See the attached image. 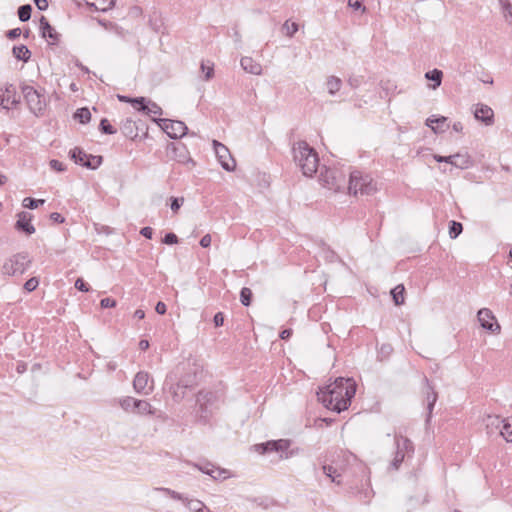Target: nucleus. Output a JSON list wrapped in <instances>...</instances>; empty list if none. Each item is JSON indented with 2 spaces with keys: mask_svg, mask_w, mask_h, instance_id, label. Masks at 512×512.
I'll return each mask as SVG.
<instances>
[{
  "mask_svg": "<svg viewBox=\"0 0 512 512\" xmlns=\"http://www.w3.org/2000/svg\"><path fill=\"white\" fill-rule=\"evenodd\" d=\"M356 393V382L352 378L339 377L317 393L319 401L332 411L346 410Z\"/></svg>",
  "mask_w": 512,
  "mask_h": 512,
  "instance_id": "1",
  "label": "nucleus"
},
{
  "mask_svg": "<svg viewBox=\"0 0 512 512\" xmlns=\"http://www.w3.org/2000/svg\"><path fill=\"white\" fill-rule=\"evenodd\" d=\"M319 180L324 187L334 192L341 191L345 187L346 182L344 172L338 169L334 162H331L329 166L322 164Z\"/></svg>",
  "mask_w": 512,
  "mask_h": 512,
  "instance_id": "2",
  "label": "nucleus"
},
{
  "mask_svg": "<svg viewBox=\"0 0 512 512\" xmlns=\"http://www.w3.org/2000/svg\"><path fill=\"white\" fill-rule=\"evenodd\" d=\"M377 190L376 184L368 174L352 171L349 177L348 191L352 195H371Z\"/></svg>",
  "mask_w": 512,
  "mask_h": 512,
  "instance_id": "3",
  "label": "nucleus"
},
{
  "mask_svg": "<svg viewBox=\"0 0 512 512\" xmlns=\"http://www.w3.org/2000/svg\"><path fill=\"white\" fill-rule=\"evenodd\" d=\"M21 91L30 112L37 117L43 115L46 108L44 95L30 85H23Z\"/></svg>",
  "mask_w": 512,
  "mask_h": 512,
  "instance_id": "4",
  "label": "nucleus"
},
{
  "mask_svg": "<svg viewBox=\"0 0 512 512\" xmlns=\"http://www.w3.org/2000/svg\"><path fill=\"white\" fill-rule=\"evenodd\" d=\"M31 264V259L27 253H17L9 257L2 266L5 275H22L27 271Z\"/></svg>",
  "mask_w": 512,
  "mask_h": 512,
  "instance_id": "5",
  "label": "nucleus"
},
{
  "mask_svg": "<svg viewBox=\"0 0 512 512\" xmlns=\"http://www.w3.org/2000/svg\"><path fill=\"white\" fill-rule=\"evenodd\" d=\"M395 445L396 451L390 463V468L398 470L405 457L414 453V446L408 438L402 435H395Z\"/></svg>",
  "mask_w": 512,
  "mask_h": 512,
  "instance_id": "6",
  "label": "nucleus"
},
{
  "mask_svg": "<svg viewBox=\"0 0 512 512\" xmlns=\"http://www.w3.org/2000/svg\"><path fill=\"white\" fill-rule=\"evenodd\" d=\"M119 405L124 411L129 413L139 415H153L155 413V410L148 401L136 399L131 396H125L119 399Z\"/></svg>",
  "mask_w": 512,
  "mask_h": 512,
  "instance_id": "7",
  "label": "nucleus"
},
{
  "mask_svg": "<svg viewBox=\"0 0 512 512\" xmlns=\"http://www.w3.org/2000/svg\"><path fill=\"white\" fill-rule=\"evenodd\" d=\"M161 129L172 139L183 137L187 132L184 122L170 119L156 120Z\"/></svg>",
  "mask_w": 512,
  "mask_h": 512,
  "instance_id": "8",
  "label": "nucleus"
},
{
  "mask_svg": "<svg viewBox=\"0 0 512 512\" xmlns=\"http://www.w3.org/2000/svg\"><path fill=\"white\" fill-rule=\"evenodd\" d=\"M20 103V96L17 94L16 87L13 84L6 83L0 87V107L10 109Z\"/></svg>",
  "mask_w": 512,
  "mask_h": 512,
  "instance_id": "9",
  "label": "nucleus"
},
{
  "mask_svg": "<svg viewBox=\"0 0 512 512\" xmlns=\"http://www.w3.org/2000/svg\"><path fill=\"white\" fill-rule=\"evenodd\" d=\"M293 160H319L317 152L306 141H298L292 146Z\"/></svg>",
  "mask_w": 512,
  "mask_h": 512,
  "instance_id": "10",
  "label": "nucleus"
},
{
  "mask_svg": "<svg viewBox=\"0 0 512 512\" xmlns=\"http://www.w3.org/2000/svg\"><path fill=\"white\" fill-rule=\"evenodd\" d=\"M133 388L140 395H149L153 390V380L147 372H138L133 380Z\"/></svg>",
  "mask_w": 512,
  "mask_h": 512,
  "instance_id": "11",
  "label": "nucleus"
},
{
  "mask_svg": "<svg viewBox=\"0 0 512 512\" xmlns=\"http://www.w3.org/2000/svg\"><path fill=\"white\" fill-rule=\"evenodd\" d=\"M478 321L482 328L492 332V333H499L500 332V325L497 323L495 316L493 315L492 311L488 308H482L477 313Z\"/></svg>",
  "mask_w": 512,
  "mask_h": 512,
  "instance_id": "12",
  "label": "nucleus"
},
{
  "mask_svg": "<svg viewBox=\"0 0 512 512\" xmlns=\"http://www.w3.org/2000/svg\"><path fill=\"white\" fill-rule=\"evenodd\" d=\"M39 24L42 37L48 39L50 45H56L60 40V34L44 16H41Z\"/></svg>",
  "mask_w": 512,
  "mask_h": 512,
  "instance_id": "13",
  "label": "nucleus"
},
{
  "mask_svg": "<svg viewBox=\"0 0 512 512\" xmlns=\"http://www.w3.org/2000/svg\"><path fill=\"white\" fill-rule=\"evenodd\" d=\"M130 101L134 105V107H136V105H139L138 109L145 112L148 115H162V108L152 101H148L146 103V99L144 97L134 98Z\"/></svg>",
  "mask_w": 512,
  "mask_h": 512,
  "instance_id": "14",
  "label": "nucleus"
},
{
  "mask_svg": "<svg viewBox=\"0 0 512 512\" xmlns=\"http://www.w3.org/2000/svg\"><path fill=\"white\" fill-rule=\"evenodd\" d=\"M196 467L203 473L211 476L214 480H225L230 477V473L226 469L215 467L211 463L204 465H196Z\"/></svg>",
  "mask_w": 512,
  "mask_h": 512,
  "instance_id": "15",
  "label": "nucleus"
},
{
  "mask_svg": "<svg viewBox=\"0 0 512 512\" xmlns=\"http://www.w3.org/2000/svg\"><path fill=\"white\" fill-rule=\"evenodd\" d=\"M447 120L445 116L432 115L426 119L425 124L430 127L435 134H441L449 128Z\"/></svg>",
  "mask_w": 512,
  "mask_h": 512,
  "instance_id": "16",
  "label": "nucleus"
},
{
  "mask_svg": "<svg viewBox=\"0 0 512 512\" xmlns=\"http://www.w3.org/2000/svg\"><path fill=\"white\" fill-rule=\"evenodd\" d=\"M474 116L477 120L483 122L485 125H492L494 122L493 110L484 104H477L474 110Z\"/></svg>",
  "mask_w": 512,
  "mask_h": 512,
  "instance_id": "17",
  "label": "nucleus"
},
{
  "mask_svg": "<svg viewBox=\"0 0 512 512\" xmlns=\"http://www.w3.org/2000/svg\"><path fill=\"white\" fill-rule=\"evenodd\" d=\"M240 65L243 70L247 73L253 75H261L262 74V66L259 62L255 61L252 57H242L240 60Z\"/></svg>",
  "mask_w": 512,
  "mask_h": 512,
  "instance_id": "18",
  "label": "nucleus"
},
{
  "mask_svg": "<svg viewBox=\"0 0 512 512\" xmlns=\"http://www.w3.org/2000/svg\"><path fill=\"white\" fill-rule=\"evenodd\" d=\"M192 387V381L180 380L175 386L171 388L173 399L180 402L185 398L186 392Z\"/></svg>",
  "mask_w": 512,
  "mask_h": 512,
  "instance_id": "19",
  "label": "nucleus"
},
{
  "mask_svg": "<svg viewBox=\"0 0 512 512\" xmlns=\"http://www.w3.org/2000/svg\"><path fill=\"white\" fill-rule=\"evenodd\" d=\"M31 215L26 212H20L18 214V220L16 222V228L18 230H23L27 234H33L35 232L34 226L31 222Z\"/></svg>",
  "mask_w": 512,
  "mask_h": 512,
  "instance_id": "20",
  "label": "nucleus"
},
{
  "mask_svg": "<svg viewBox=\"0 0 512 512\" xmlns=\"http://www.w3.org/2000/svg\"><path fill=\"white\" fill-rule=\"evenodd\" d=\"M503 419L497 415H487L484 419V424L488 434H494L500 432Z\"/></svg>",
  "mask_w": 512,
  "mask_h": 512,
  "instance_id": "21",
  "label": "nucleus"
},
{
  "mask_svg": "<svg viewBox=\"0 0 512 512\" xmlns=\"http://www.w3.org/2000/svg\"><path fill=\"white\" fill-rule=\"evenodd\" d=\"M423 380L427 386L426 401H427V409H428V418H430L432 410L434 408V405L437 401L438 395H437V392L434 390V388L430 385L427 377H424Z\"/></svg>",
  "mask_w": 512,
  "mask_h": 512,
  "instance_id": "22",
  "label": "nucleus"
},
{
  "mask_svg": "<svg viewBox=\"0 0 512 512\" xmlns=\"http://www.w3.org/2000/svg\"><path fill=\"white\" fill-rule=\"evenodd\" d=\"M213 149L218 160H234L229 149L217 140H213Z\"/></svg>",
  "mask_w": 512,
  "mask_h": 512,
  "instance_id": "23",
  "label": "nucleus"
},
{
  "mask_svg": "<svg viewBox=\"0 0 512 512\" xmlns=\"http://www.w3.org/2000/svg\"><path fill=\"white\" fill-rule=\"evenodd\" d=\"M320 162H299V167L303 174L307 177H312L315 173L320 174Z\"/></svg>",
  "mask_w": 512,
  "mask_h": 512,
  "instance_id": "24",
  "label": "nucleus"
},
{
  "mask_svg": "<svg viewBox=\"0 0 512 512\" xmlns=\"http://www.w3.org/2000/svg\"><path fill=\"white\" fill-rule=\"evenodd\" d=\"M71 160H103L102 156L87 155L82 149L75 147L69 151Z\"/></svg>",
  "mask_w": 512,
  "mask_h": 512,
  "instance_id": "25",
  "label": "nucleus"
},
{
  "mask_svg": "<svg viewBox=\"0 0 512 512\" xmlns=\"http://www.w3.org/2000/svg\"><path fill=\"white\" fill-rule=\"evenodd\" d=\"M116 0H89L88 6L96 11L106 12L114 7Z\"/></svg>",
  "mask_w": 512,
  "mask_h": 512,
  "instance_id": "26",
  "label": "nucleus"
},
{
  "mask_svg": "<svg viewBox=\"0 0 512 512\" xmlns=\"http://www.w3.org/2000/svg\"><path fill=\"white\" fill-rule=\"evenodd\" d=\"M499 434L507 441L512 443V418H504Z\"/></svg>",
  "mask_w": 512,
  "mask_h": 512,
  "instance_id": "27",
  "label": "nucleus"
},
{
  "mask_svg": "<svg viewBox=\"0 0 512 512\" xmlns=\"http://www.w3.org/2000/svg\"><path fill=\"white\" fill-rule=\"evenodd\" d=\"M12 53L16 59L22 60L23 62H28L31 57V52L25 45L14 46Z\"/></svg>",
  "mask_w": 512,
  "mask_h": 512,
  "instance_id": "28",
  "label": "nucleus"
},
{
  "mask_svg": "<svg viewBox=\"0 0 512 512\" xmlns=\"http://www.w3.org/2000/svg\"><path fill=\"white\" fill-rule=\"evenodd\" d=\"M341 86H342V81L340 78H338L336 76L328 77V79L326 81V87H327L328 93L330 95H335L340 90Z\"/></svg>",
  "mask_w": 512,
  "mask_h": 512,
  "instance_id": "29",
  "label": "nucleus"
},
{
  "mask_svg": "<svg viewBox=\"0 0 512 512\" xmlns=\"http://www.w3.org/2000/svg\"><path fill=\"white\" fill-rule=\"evenodd\" d=\"M500 5L505 21L512 26V0H500Z\"/></svg>",
  "mask_w": 512,
  "mask_h": 512,
  "instance_id": "30",
  "label": "nucleus"
},
{
  "mask_svg": "<svg viewBox=\"0 0 512 512\" xmlns=\"http://www.w3.org/2000/svg\"><path fill=\"white\" fill-rule=\"evenodd\" d=\"M322 470H323V473L328 478H330L332 482H334L338 485L341 484V480H340L341 474L338 472V470L336 468H334L331 465H323Z\"/></svg>",
  "mask_w": 512,
  "mask_h": 512,
  "instance_id": "31",
  "label": "nucleus"
},
{
  "mask_svg": "<svg viewBox=\"0 0 512 512\" xmlns=\"http://www.w3.org/2000/svg\"><path fill=\"white\" fill-rule=\"evenodd\" d=\"M73 118L81 124H87L91 120V112L88 108L82 107L75 111Z\"/></svg>",
  "mask_w": 512,
  "mask_h": 512,
  "instance_id": "32",
  "label": "nucleus"
},
{
  "mask_svg": "<svg viewBox=\"0 0 512 512\" xmlns=\"http://www.w3.org/2000/svg\"><path fill=\"white\" fill-rule=\"evenodd\" d=\"M183 503L192 512H204L206 508L204 503L198 499H188L185 497Z\"/></svg>",
  "mask_w": 512,
  "mask_h": 512,
  "instance_id": "33",
  "label": "nucleus"
},
{
  "mask_svg": "<svg viewBox=\"0 0 512 512\" xmlns=\"http://www.w3.org/2000/svg\"><path fill=\"white\" fill-rule=\"evenodd\" d=\"M404 291H405V288L403 285H397L391 291V295H392L395 305L399 306L404 303Z\"/></svg>",
  "mask_w": 512,
  "mask_h": 512,
  "instance_id": "34",
  "label": "nucleus"
},
{
  "mask_svg": "<svg viewBox=\"0 0 512 512\" xmlns=\"http://www.w3.org/2000/svg\"><path fill=\"white\" fill-rule=\"evenodd\" d=\"M201 71L205 74L204 79L209 81L214 76V65L210 61H202L201 63Z\"/></svg>",
  "mask_w": 512,
  "mask_h": 512,
  "instance_id": "35",
  "label": "nucleus"
},
{
  "mask_svg": "<svg viewBox=\"0 0 512 512\" xmlns=\"http://www.w3.org/2000/svg\"><path fill=\"white\" fill-rule=\"evenodd\" d=\"M425 77L428 80L433 81L435 83L434 87H437V86H440V84H441L443 73L441 70L434 69L432 71L427 72L425 74Z\"/></svg>",
  "mask_w": 512,
  "mask_h": 512,
  "instance_id": "36",
  "label": "nucleus"
},
{
  "mask_svg": "<svg viewBox=\"0 0 512 512\" xmlns=\"http://www.w3.org/2000/svg\"><path fill=\"white\" fill-rule=\"evenodd\" d=\"M32 7L30 4L22 5L18 9V17L22 22H26L30 19Z\"/></svg>",
  "mask_w": 512,
  "mask_h": 512,
  "instance_id": "37",
  "label": "nucleus"
},
{
  "mask_svg": "<svg viewBox=\"0 0 512 512\" xmlns=\"http://www.w3.org/2000/svg\"><path fill=\"white\" fill-rule=\"evenodd\" d=\"M274 445L277 446V452L284 453L289 448L290 441L285 440V439H280V440L275 441ZM280 457L287 459L290 457V455L288 453H285V454H281Z\"/></svg>",
  "mask_w": 512,
  "mask_h": 512,
  "instance_id": "38",
  "label": "nucleus"
},
{
  "mask_svg": "<svg viewBox=\"0 0 512 512\" xmlns=\"http://www.w3.org/2000/svg\"><path fill=\"white\" fill-rule=\"evenodd\" d=\"M463 230L462 224L456 221H451L449 225V236L452 239L457 238Z\"/></svg>",
  "mask_w": 512,
  "mask_h": 512,
  "instance_id": "39",
  "label": "nucleus"
},
{
  "mask_svg": "<svg viewBox=\"0 0 512 512\" xmlns=\"http://www.w3.org/2000/svg\"><path fill=\"white\" fill-rule=\"evenodd\" d=\"M282 31L287 36L292 37L298 31V24L294 23V22L290 23L289 21H286L282 25Z\"/></svg>",
  "mask_w": 512,
  "mask_h": 512,
  "instance_id": "40",
  "label": "nucleus"
},
{
  "mask_svg": "<svg viewBox=\"0 0 512 512\" xmlns=\"http://www.w3.org/2000/svg\"><path fill=\"white\" fill-rule=\"evenodd\" d=\"M251 298H252V291L247 287L242 288L241 292H240L241 303L244 306H249L251 303Z\"/></svg>",
  "mask_w": 512,
  "mask_h": 512,
  "instance_id": "41",
  "label": "nucleus"
},
{
  "mask_svg": "<svg viewBox=\"0 0 512 512\" xmlns=\"http://www.w3.org/2000/svg\"><path fill=\"white\" fill-rule=\"evenodd\" d=\"M44 202V199H34L27 197L23 200V206L28 209H36L40 204H43Z\"/></svg>",
  "mask_w": 512,
  "mask_h": 512,
  "instance_id": "42",
  "label": "nucleus"
},
{
  "mask_svg": "<svg viewBox=\"0 0 512 512\" xmlns=\"http://www.w3.org/2000/svg\"><path fill=\"white\" fill-rule=\"evenodd\" d=\"M155 490L161 491V492L169 495L171 498H173L175 500H180V501L184 502L185 497H183V495H181L180 493H178L174 490H171L169 488H164V487H158V488H155Z\"/></svg>",
  "mask_w": 512,
  "mask_h": 512,
  "instance_id": "43",
  "label": "nucleus"
},
{
  "mask_svg": "<svg viewBox=\"0 0 512 512\" xmlns=\"http://www.w3.org/2000/svg\"><path fill=\"white\" fill-rule=\"evenodd\" d=\"M273 444H275V441H268L265 444L258 445L257 451H259L262 454L270 451H277V446Z\"/></svg>",
  "mask_w": 512,
  "mask_h": 512,
  "instance_id": "44",
  "label": "nucleus"
},
{
  "mask_svg": "<svg viewBox=\"0 0 512 512\" xmlns=\"http://www.w3.org/2000/svg\"><path fill=\"white\" fill-rule=\"evenodd\" d=\"M99 127L100 130L105 134H114L116 132L114 127L110 124V122L107 119H102Z\"/></svg>",
  "mask_w": 512,
  "mask_h": 512,
  "instance_id": "45",
  "label": "nucleus"
},
{
  "mask_svg": "<svg viewBox=\"0 0 512 512\" xmlns=\"http://www.w3.org/2000/svg\"><path fill=\"white\" fill-rule=\"evenodd\" d=\"M322 256L328 262H334L338 259L336 253L333 250H330L329 248L322 249Z\"/></svg>",
  "mask_w": 512,
  "mask_h": 512,
  "instance_id": "46",
  "label": "nucleus"
},
{
  "mask_svg": "<svg viewBox=\"0 0 512 512\" xmlns=\"http://www.w3.org/2000/svg\"><path fill=\"white\" fill-rule=\"evenodd\" d=\"M39 285V281L36 277L28 279L24 284V289L28 292L34 291Z\"/></svg>",
  "mask_w": 512,
  "mask_h": 512,
  "instance_id": "47",
  "label": "nucleus"
},
{
  "mask_svg": "<svg viewBox=\"0 0 512 512\" xmlns=\"http://www.w3.org/2000/svg\"><path fill=\"white\" fill-rule=\"evenodd\" d=\"M432 156H433L434 160H438V161H441V160H454L455 157H467V158L470 157V156L467 155L466 152L464 154L457 153L456 155H449V156H437V155H432Z\"/></svg>",
  "mask_w": 512,
  "mask_h": 512,
  "instance_id": "48",
  "label": "nucleus"
},
{
  "mask_svg": "<svg viewBox=\"0 0 512 512\" xmlns=\"http://www.w3.org/2000/svg\"><path fill=\"white\" fill-rule=\"evenodd\" d=\"M184 203V198H171V209L173 212H178L182 204Z\"/></svg>",
  "mask_w": 512,
  "mask_h": 512,
  "instance_id": "49",
  "label": "nucleus"
},
{
  "mask_svg": "<svg viewBox=\"0 0 512 512\" xmlns=\"http://www.w3.org/2000/svg\"><path fill=\"white\" fill-rule=\"evenodd\" d=\"M163 243L172 245L178 243V237L174 233H167L163 239Z\"/></svg>",
  "mask_w": 512,
  "mask_h": 512,
  "instance_id": "50",
  "label": "nucleus"
},
{
  "mask_svg": "<svg viewBox=\"0 0 512 512\" xmlns=\"http://www.w3.org/2000/svg\"><path fill=\"white\" fill-rule=\"evenodd\" d=\"M51 169L56 172H63L67 170L64 162H50Z\"/></svg>",
  "mask_w": 512,
  "mask_h": 512,
  "instance_id": "51",
  "label": "nucleus"
},
{
  "mask_svg": "<svg viewBox=\"0 0 512 512\" xmlns=\"http://www.w3.org/2000/svg\"><path fill=\"white\" fill-rule=\"evenodd\" d=\"M100 305L102 308H113L116 306V301L112 298H103Z\"/></svg>",
  "mask_w": 512,
  "mask_h": 512,
  "instance_id": "52",
  "label": "nucleus"
},
{
  "mask_svg": "<svg viewBox=\"0 0 512 512\" xmlns=\"http://www.w3.org/2000/svg\"><path fill=\"white\" fill-rule=\"evenodd\" d=\"M75 287L82 291V292H88L89 291V287L88 285L83 281V279L81 278H78L76 281H75Z\"/></svg>",
  "mask_w": 512,
  "mask_h": 512,
  "instance_id": "53",
  "label": "nucleus"
},
{
  "mask_svg": "<svg viewBox=\"0 0 512 512\" xmlns=\"http://www.w3.org/2000/svg\"><path fill=\"white\" fill-rule=\"evenodd\" d=\"M213 321H214V324H215L216 327L222 326L223 323H224V316H223V314L221 312L216 313L215 316H214Z\"/></svg>",
  "mask_w": 512,
  "mask_h": 512,
  "instance_id": "54",
  "label": "nucleus"
},
{
  "mask_svg": "<svg viewBox=\"0 0 512 512\" xmlns=\"http://www.w3.org/2000/svg\"><path fill=\"white\" fill-rule=\"evenodd\" d=\"M211 244V236L210 234H206L204 235L201 240H200V245L203 247V248H207L209 247Z\"/></svg>",
  "mask_w": 512,
  "mask_h": 512,
  "instance_id": "55",
  "label": "nucleus"
},
{
  "mask_svg": "<svg viewBox=\"0 0 512 512\" xmlns=\"http://www.w3.org/2000/svg\"><path fill=\"white\" fill-rule=\"evenodd\" d=\"M155 310L158 314H161V315L165 314L166 310H167L166 304L164 302L159 301L156 304Z\"/></svg>",
  "mask_w": 512,
  "mask_h": 512,
  "instance_id": "56",
  "label": "nucleus"
},
{
  "mask_svg": "<svg viewBox=\"0 0 512 512\" xmlns=\"http://www.w3.org/2000/svg\"><path fill=\"white\" fill-rule=\"evenodd\" d=\"M140 234L148 239H151L153 235V229L151 227H143L140 231Z\"/></svg>",
  "mask_w": 512,
  "mask_h": 512,
  "instance_id": "57",
  "label": "nucleus"
},
{
  "mask_svg": "<svg viewBox=\"0 0 512 512\" xmlns=\"http://www.w3.org/2000/svg\"><path fill=\"white\" fill-rule=\"evenodd\" d=\"M20 34H21L20 28H15V29H11L8 31L7 37L9 39H15V38L19 37Z\"/></svg>",
  "mask_w": 512,
  "mask_h": 512,
  "instance_id": "58",
  "label": "nucleus"
},
{
  "mask_svg": "<svg viewBox=\"0 0 512 512\" xmlns=\"http://www.w3.org/2000/svg\"><path fill=\"white\" fill-rule=\"evenodd\" d=\"M221 164L226 171L231 172L236 169L237 162H221Z\"/></svg>",
  "mask_w": 512,
  "mask_h": 512,
  "instance_id": "59",
  "label": "nucleus"
},
{
  "mask_svg": "<svg viewBox=\"0 0 512 512\" xmlns=\"http://www.w3.org/2000/svg\"><path fill=\"white\" fill-rule=\"evenodd\" d=\"M50 219L56 223H63L64 222V217L57 213V212H53L51 213L50 215Z\"/></svg>",
  "mask_w": 512,
  "mask_h": 512,
  "instance_id": "60",
  "label": "nucleus"
},
{
  "mask_svg": "<svg viewBox=\"0 0 512 512\" xmlns=\"http://www.w3.org/2000/svg\"><path fill=\"white\" fill-rule=\"evenodd\" d=\"M83 166H85L88 169L96 170L98 169L101 162H80Z\"/></svg>",
  "mask_w": 512,
  "mask_h": 512,
  "instance_id": "61",
  "label": "nucleus"
},
{
  "mask_svg": "<svg viewBox=\"0 0 512 512\" xmlns=\"http://www.w3.org/2000/svg\"><path fill=\"white\" fill-rule=\"evenodd\" d=\"M35 4H36L37 8H38L39 10H42V11H43V10H46V9L48 8V2H47V0H37V1L35 2Z\"/></svg>",
  "mask_w": 512,
  "mask_h": 512,
  "instance_id": "62",
  "label": "nucleus"
},
{
  "mask_svg": "<svg viewBox=\"0 0 512 512\" xmlns=\"http://www.w3.org/2000/svg\"><path fill=\"white\" fill-rule=\"evenodd\" d=\"M348 5L349 7L356 10L362 7V3L360 2V0H348Z\"/></svg>",
  "mask_w": 512,
  "mask_h": 512,
  "instance_id": "63",
  "label": "nucleus"
},
{
  "mask_svg": "<svg viewBox=\"0 0 512 512\" xmlns=\"http://www.w3.org/2000/svg\"><path fill=\"white\" fill-rule=\"evenodd\" d=\"M292 333H293L292 329H284L280 333V338L283 340L289 339L290 336L292 335Z\"/></svg>",
  "mask_w": 512,
  "mask_h": 512,
  "instance_id": "64",
  "label": "nucleus"
}]
</instances>
